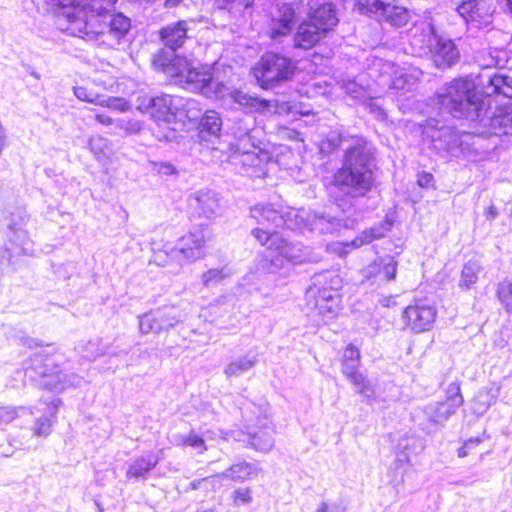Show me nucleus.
Wrapping results in <instances>:
<instances>
[{
	"label": "nucleus",
	"instance_id": "nucleus-1",
	"mask_svg": "<svg viewBox=\"0 0 512 512\" xmlns=\"http://www.w3.org/2000/svg\"><path fill=\"white\" fill-rule=\"evenodd\" d=\"M376 149L363 136L351 137V143L344 151L343 162L333 174L328 185L329 197L342 211L343 216L329 213L310 215L309 232L328 234L339 232L341 228L353 229L361 213L356 206L375 187Z\"/></svg>",
	"mask_w": 512,
	"mask_h": 512
},
{
	"label": "nucleus",
	"instance_id": "nucleus-2",
	"mask_svg": "<svg viewBox=\"0 0 512 512\" xmlns=\"http://www.w3.org/2000/svg\"><path fill=\"white\" fill-rule=\"evenodd\" d=\"M157 63L170 77L185 89L200 93L206 98L220 100L228 97L246 116L263 113L270 108V102L256 94L241 89L230 88L223 82L215 81L210 70L191 67L182 58H169L161 55Z\"/></svg>",
	"mask_w": 512,
	"mask_h": 512
},
{
	"label": "nucleus",
	"instance_id": "nucleus-3",
	"mask_svg": "<svg viewBox=\"0 0 512 512\" xmlns=\"http://www.w3.org/2000/svg\"><path fill=\"white\" fill-rule=\"evenodd\" d=\"M62 354L55 353L51 346L33 353L23 363L25 380L40 389L60 393L77 388L83 377L71 371Z\"/></svg>",
	"mask_w": 512,
	"mask_h": 512
},
{
	"label": "nucleus",
	"instance_id": "nucleus-4",
	"mask_svg": "<svg viewBox=\"0 0 512 512\" xmlns=\"http://www.w3.org/2000/svg\"><path fill=\"white\" fill-rule=\"evenodd\" d=\"M440 110L455 119L473 122L484 121L481 118L483 101L478 97L474 84L464 78H456L445 83L436 93Z\"/></svg>",
	"mask_w": 512,
	"mask_h": 512
},
{
	"label": "nucleus",
	"instance_id": "nucleus-5",
	"mask_svg": "<svg viewBox=\"0 0 512 512\" xmlns=\"http://www.w3.org/2000/svg\"><path fill=\"white\" fill-rule=\"evenodd\" d=\"M30 216L22 206H8L4 209L0 226L5 236V244L0 253V266L8 264L15 269L20 258L32 251V243L26 228Z\"/></svg>",
	"mask_w": 512,
	"mask_h": 512
},
{
	"label": "nucleus",
	"instance_id": "nucleus-6",
	"mask_svg": "<svg viewBox=\"0 0 512 512\" xmlns=\"http://www.w3.org/2000/svg\"><path fill=\"white\" fill-rule=\"evenodd\" d=\"M464 403L460 384L451 382L445 390V398L419 407L413 413L415 425L426 435H433L445 428L446 423Z\"/></svg>",
	"mask_w": 512,
	"mask_h": 512
},
{
	"label": "nucleus",
	"instance_id": "nucleus-7",
	"mask_svg": "<svg viewBox=\"0 0 512 512\" xmlns=\"http://www.w3.org/2000/svg\"><path fill=\"white\" fill-rule=\"evenodd\" d=\"M339 23L337 7L332 2H322L310 7L294 34V47L309 50L325 38Z\"/></svg>",
	"mask_w": 512,
	"mask_h": 512
},
{
	"label": "nucleus",
	"instance_id": "nucleus-8",
	"mask_svg": "<svg viewBox=\"0 0 512 512\" xmlns=\"http://www.w3.org/2000/svg\"><path fill=\"white\" fill-rule=\"evenodd\" d=\"M251 235L262 245L275 252L270 260L263 262V268L269 273H275L284 266V262L290 264H302L308 260V248L300 242L288 241L278 231L254 228Z\"/></svg>",
	"mask_w": 512,
	"mask_h": 512
},
{
	"label": "nucleus",
	"instance_id": "nucleus-9",
	"mask_svg": "<svg viewBox=\"0 0 512 512\" xmlns=\"http://www.w3.org/2000/svg\"><path fill=\"white\" fill-rule=\"evenodd\" d=\"M427 126L434 130L432 140L436 149L444 151L449 157L474 161L478 152L475 148V135L446 125L436 118L427 119Z\"/></svg>",
	"mask_w": 512,
	"mask_h": 512
},
{
	"label": "nucleus",
	"instance_id": "nucleus-10",
	"mask_svg": "<svg viewBox=\"0 0 512 512\" xmlns=\"http://www.w3.org/2000/svg\"><path fill=\"white\" fill-rule=\"evenodd\" d=\"M297 70V63L283 54L265 52L255 66L252 74L262 89H271L291 80Z\"/></svg>",
	"mask_w": 512,
	"mask_h": 512
},
{
	"label": "nucleus",
	"instance_id": "nucleus-11",
	"mask_svg": "<svg viewBox=\"0 0 512 512\" xmlns=\"http://www.w3.org/2000/svg\"><path fill=\"white\" fill-rule=\"evenodd\" d=\"M186 318L180 305H163L138 316L139 331L142 334L167 333L183 324Z\"/></svg>",
	"mask_w": 512,
	"mask_h": 512
},
{
	"label": "nucleus",
	"instance_id": "nucleus-12",
	"mask_svg": "<svg viewBox=\"0 0 512 512\" xmlns=\"http://www.w3.org/2000/svg\"><path fill=\"white\" fill-rule=\"evenodd\" d=\"M356 6L361 14L391 26L403 27L410 20V11L396 0H357Z\"/></svg>",
	"mask_w": 512,
	"mask_h": 512
},
{
	"label": "nucleus",
	"instance_id": "nucleus-13",
	"mask_svg": "<svg viewBox=\"0 0 512 512\" xmlns=\"http://www.w3.org/2000/svg\"><path fill=\"white\" fill-rule=\"evenodd\" d=\"M361 364L360 350L353 344L347 345L341 359V372L355 387L364 401L372 404L376 400L375 388L371 381L359 370Z\"/></svg>",
	"mask_w": 512,
	"mask_h": 512
},
{
	"label": "nucleus",
	"instance_id": "nucleus-14",
	"mask_svg": "<svg viewBox=\"0 0 512 512\" xmlns=\"http://www.w3.org/2000/svg\"><path fill=\"white\" fill-rule=\"evenodd\" d=\"M228 161L234 166V170L251 178H259L266 174V165L270 160V154L265 149V144L259 148L248 147L244 149H230Z\"/></svg>",
	"mask_w": 512,
	"mask_h": 512
},
{
	"label": "nucleus",
	"instance_id": "nucleus-15",
	"mask_svg": "<svg viewBox=\"0 0 512 512\" xmlns=\"http://www.w3.org/2000/svg\"><path fill=\"white\" fill-rule=\"evenodd\" d=\"M195 101L165 93L145 97L140 104L143 112L156 121L171 123L185 106H193Z\"/></svg>",
	"mask_w": 512,
	"mask_h": 512
},
{
	"label": "nucleus",
	"instance_id": "nucleus-16",
	"mask_svg": "<svg viewBox=\"0 0 512 512\" xmlns=\"http://www.w3.org/2000/svg\"><path fill=\"white\" fill-rule=\"evenodd\" d=\"M118 0H69V3L58 2L59 7L67 8L70 6L72 11H65L67 19L70 22L83 21L85 27L88 25L89 17H96L102 20L104 15H108L115 8Z\"/></svg>",
	"mask_w": 512,
	"mask_h": 512
},
{
	"label": "nucleus",
	"instance_id": "nucleus-17",
	"mask_svg": "<svg viewBox=\"0 0 512 512\" xmlns=\"http://www.w3.org/2000/svg\"><path fill=\"white\" fill-rule=\"evenodd\" d=\"M205 255V236L202 224L195 230L189 231L178 239L172 251V256L177 258V265L182 266L195 262Z\"/></svg>",
	"mask_w": 512,
	"mask_h": 512
},
{
	"label": "nucleus",
	"instance_id": "nucleus-18",
	"mask_svg": "<svg viewBox=\"0 0 512 512\" xmlns=\"http://www.w3.org/2000/svg\"><path fill=\"white\" fill-rule=\"evenodd\" d=\"M437 317L435 305L418 300L407 306L402 313V319L407 328L414 333L430 330Z\"/></svg>",
	"mask_w": 512,
	"mask_h": 512
},
{
	"label": "nucleus",
	"instance_id": "nucleus-19",
	"mask_svg": "<svg viewBox=\"0 0 512 512\" xmlns=\"http://www.w3.org/2000/svg\"><path fill=\"white\" fill-rule=\"evenodd\" d=\"M187 23L184 20H179L174 23H170L164 27H162L159 31V38L164 44L165 47L171 50V53L166 52L164 50L160 51L153 60L154 66L161 72L170 76L167 72H165L161 66L158 65L157 60L161 55H166L169 58H182L185 59L191 67H194L185 57H180L175 54V52L183 46L185 40L187 39Z\"/></svg>",
	"mask_w": 512,
	"mask_h": 512
},
{
	"label": "nucleus",
	"instance_id": "nucleus-20",
	"mask_svg": "<svg viewBox=\"0 0 512 512\" xmlns=\"http://www.w3.org/2000/svg\"><path fill=\"white\" fill-rule=\"evenodd\" d=\"M232 130L234 141L229 144L230 149L259 148L260 145H264V132L257 127L256 118L253 115L237 120Z\"/></svg>",
	"mask_w": 512,
	"mask_h": 512
},
{
	"label": "nucleus",
	"instance_id": "nucleus-21",
	"mask_svg": "<svg viewBox=\"0 0 512 512\" xmlns=\"http://www.w3.org/2000/svg\"><path fill=\"white\" fill-rule=\"evenodd\" d=\"M456 11L468 30H479L492 23V12L485 0H461Z\"/></svg>",
	"mask_w": 512,
	"mask_h": 512
},
{
	"label": "nucleus",
	"instance_id": "nucleus-22",
	"mask_svg": "<svg viewBox=\"0 0 512 512\" xmlns=\"http://www.w3.org/2000/svg\"><path fill=\"white\" fill-rule=\"evenodd\" d=\"M100 30L98 34L106 36L107 39L115 41L117 44L129 42L131 31V19L122 12L112 10L108 15H104L102 20H98Z\"/></svg>",
	"mask_w": 512,
	"mask_h": 512
},
{
	"label": "nucleus",
	"instance_id": "nucleus-23",
	"mask_svg": "<svg viewBox=\"0 0 512 512\" xmlns=\"http://www.w3.org/2000/svg\"><path fill=\"white\" fill-rule=\"evenodd\" d=\"M298 20V13L291 3L284 2L278 6L276 14L269 23V37L278 40L288 36L294 29Z\"/></svg>",
	"mask_w": 512,
	"mask_h": 512
},
{
	"label": "nucleus",
	"instance_id": "nucleus-24",
	"mask_svg": "<svg viewBox=\"0 0 512 512\" xmlns=\"http://www.w3.org/2000/svg\"><path fill=\"white\" fill-rule=\"evenodd\" d=\"M245 447L252 448L256 451L267 453L275 443L274 429L272 426L264 423L257 427H247V431H241L237 438Z\"/></svg>",
	"mask_w": 512,
	"mask_h": 512
},
{
	"label": "nucleus",
	"instance_id": "nucleus-25",
	"mask_svg": "<svg viewBox=\"0 0 512 512\" xmlns=\"http://www.w3.org/2000/svg\"><path fill=\"white\" fill-rule=\"evenodd\" d=\"M339 303L340 295L335 288L318 289L314 309L323 324H327L337 317L340 310Z\"/></svg>",
	"mask_w": 512,
	"mask_h": 512
},
{
	"label": "nucleus",
	"instance_id": "nucleus-26",
	"mask_svg": "<svg viewBox=\"0 0 512 512\" xmlns=\"http://www.w3.org/2000/svg\"><path fill=\"white\" fill-rule=\"evenodd\" d=\"M398 262L394 256L385 255L379 257L365 270V278L372 283L381 285L382 283L395 280L397 275Z\"/></svg>",
	"mask_w": 512,
	"mask_h": 512
},
{
	"label": "nucleus",
	"instance_id": "nucleus-27",
	"mask_svg": "<svg viewBox=\"0 0 512 512\" xmlns=\"http://www.w3.org/2000/svg\"><path fill=\"white\" fill-rule=\"evenodd\" d=\"M425 449V440L416 435L405 434L397 443L395 450V469H399L404 464H409L410 457L417 455Z\"/></svg>",
	"mask_w": 512,
	"mask_h": 512
},
{
	"label": "nucleus",
	"instance_id": "nucleus-28",
	"mask_svg": "<svg viewBox=\"0 0 512 512\" xmlns=\"http://www.w3.org/2000/svg\"><path fill=\"white\" fill-rule=\"evenodd\" d=\"M159 462L160 457L154 452L131 459L127 464L126 477L136 481L146 480Z\"/></svg>",
	"mask_w": 512,
	"mask_h": 512
},
{
	"label": "nucleus",
	"instance_id": "nucleus-29",
	"mask_svg": "<svg viewBox=\"0 0 512 512\" xmlns=\"http://www.w3.org/2000/svg\"><path fill=\"white\" fill-rule=\"evenodd\" d=\"M282 208H275L274 205L265 203L257 204L250 209L251 217L263 227V230L277 231L280 228V223H283Z\"/></svg>",
	"mask_w": 512,
	"mask_h": 512
},
{
	"label": "nucleus",
	"instance_id": "nucleus-30",
	"mask_svg": "<svg viewBox=\"0 0 512 512\" xmlns=\"http://www.w3.org/2000/svg\"><path fill=\"white\" fill-rule=\"evenodd\" d=\"M460 52L454 40L435 36L434 59L438 67L448 68L458 62Z\"/></svg>",
	"mask_w": 512,
	"mask_h": 512
},
{
	"label": "nucleus",
	"instance_id": "nucleus-31",
	"mask_svg": "<svg viewBox=\"0 0 512 512\" xmlns=\"http://www.w3.org/2000/svg\"><path fill=\"white\" fill-rule=\"evenodd\" d=\"M481 123L489 126L494 134L508 135L512 132V102L501 105L496 108L492 116L485 118Z\"/></svg>",
	"mask_w": 512,
	"mask_h": 512
},
{
	"label": "nucleus",
	"instance_id": "nucleus-32",
	"mask_svg": "<svg viewBox=\"0 0 512 512\" xmlns=\"http://www.w3.org/2000/svg\"><path fill=\"white\" fill-rule=\"evenodd\" d=\"M222 129V119L215 110L205 111L198 123V137L201 141L212 142L213 138H218Z\"/></svg>",
	"mask_w": 512,
	"mask_h": 512
},
{
	"label": "nucleus",
	"instance_id": "nucleus-33",
	"mask_svg": "<svg viewBox=\"0 0 512 512\" xmlns=\"http://www.w3.org/2000/svg\"><path fill=\"white\" fill-rule=\"evenodd\" d=\"M260 470V467L255 463L239 460L220 473L219 476L234 482H244L256 478Z\"/></svg>",
	"mask_w": 512,
	"mask_h": 512
},
{
	"label": "nucleus",
	"instance_id": "nucleus-34",
	"mask_svg": "<svg viewBox=\"0 0 512 512\" xmlns=\"http://www.w3.org/2000/svg\"><path fill=\"white\" fill-rule=\"evenodd\" d=\"M62 401L58 397H53L45 402L44 414L35 420L34 433L37 436H47L51 433L53 419L56 418L58 409Z\"/></svg>",
	"mask_w": 512,
	"mask_h": 512
},
{
	"label": "nucleus",
	"instance_id": "nucleus-35",
	"mask_svg": "<svg viewBox=\"0 0 512 512\" xmlns=\"http://www.w3.org/2000/svg\"><path fill=\"white\" fill-rule=\"evenodd\" d=\"M283 223L280 228H286L291 231L304 233L308 231L310 214L304 209H295L291 207L282 208Z\"/></svg>",
	"mask_w": 512,
	"mask_h": 512
},
{
	"label": "nucleus",
	"instance_id": "nucleus-36",
	"mask_svg": "<svg viewBox=\"0 0 512 512\" xmlns=\"http://www.w3.org/2000/svg\"><path fill=\"white\" fill-rule=\"evenodd\" d=\"M258 362V354L249 350L244 355L232 358L224 368L227 378L239 377L251 370Z\"/></svg>",
	"mask_w": 512,
	"mask_h": 512
},
{
	"label": "nucleus",
	"instance_id": "nucleus-37",
	"mask_svg": "<svg viewBox=\"0 0 512 512\" xmlns=\"http://www.w3.org/2000/svg\"><path fill=\"white\" fill-rule=\"evenodd\" d=\"M194 200L196 202L195 211L200 217L211 219L217 215L219 210V200L214 191H198Z\"/></svg>",
	"mask_w": 512,
	"mask_h": 512
},
{
	"label": "nucleus",
	"instance_id": "nucleus-38",
	"mask_svg": "<svg viewBox=\"0 0 512 512\" xmlns=\"http://www.w3.org/2000/svg\"><path fill=\"white\" fill-rule=\"evenodd\" d=\"M394 225L393 218L388 215L383 220L376 223L372 227L365 229L359 237L354 240L355 245L360 246L363 244H369L374 240L383 238L389 231H391Z\"/></svg>",
	"mask_w": 512,
	"mask_h": 512
},
{
	"label": "nucleus",
	"instance_id": "nucleus-39",
	"mask_svg": "<svg viewBox=\"0 0 512 512\" xmlns=\"http://www.w3.org/2000/svg\"><path fill=\"white\" fill-rule=\"evenodd\" d=\"M483 267L480 262L474 258L468 260L461 270L458 286L461 290L467 291L474 287L479 279Z\"/></svg>",
	"mask_w": 512,
	"mask_h": 512
},
{
	"label": "nucleus",
	"instance_id": "nucleus-40",
	"mask_svg": "<svg viewBox=\"0 0 512 512\" xmlns=\"http://www.w3.org/2000/svg\"><path fill=\"white\" fill-rule=\"evenodd\" d=\"M87 147L94 155L95 159L105 165L112 154V144L109 139L95 135L88 140Z\"/></svg>",
	"mask_w": 512,
	"mask_h": 512
},
{
	"label": "nucleus",
	"instance_id": "nucleus-41",
	"mask_svg": "<svg viewBox=\"0 0 512 512\" xmlns=\"http://www.w3.org/2000/svg\"><path fill=\"white\" fill-rule=\"evenodd\" d=\"M108 349V345L101 338L91 339L87 342H80L76 346V350L81 354L82 358L87 361H94L103 356Z\"/></svg>",
	"mask_w": 512,
	"mask_h": 512
},
{
	"label": "nucleus",
	"instance_id": "nucleus-42",
	"mask_svg": "<svg viewBox=\"0 0 512 512\" xmlns=\"http://www.w3.org/2000/svg\"><path fill=\"white\" fill-rule=\"evenodd\" d=\"M174 441L176 445L191 447L197 450L198 453H203L207 450L204 438L194 430H190L188 433H179L174 435Z\"/></svg>",
	"mask_w": 512,
	"mask_h": 512
},
{
	"label": "nucleus",
	"instance_id": "nucleus-43",
	"mask_svg": "<svg viewBox=\"0 0 512 512\" xmlns=\"http://www.w3.org/2000/svg\"><path fill=\"white\" fill-rule=\"evenodd\" d=\"M348 137L342 130L335 129L329 131L326 137L321 141L320 151L323 154H331L341 148L344 141H347Z\"/></svg>",
	"mask_w": 512,
	"mask_h": 512
},
{
	"label": "nucleus",
	"instance_id": "nucleus-44",
	"mask_svg": "<svg viewBox=\"0 0 512 512\" xmlns=\"http://www.w3.org/2000/svg\"><path fill=\"white\" fill-rule=\"evenodd\" d=\"M32 414V409L26 406H0V425L9 424L22 415Z\"/></svg>",
	"mask_w": 512,
	"mask_h": 512
},
{
	"label": "nucleus",
	"instance_id": "nucleus-45",
	"mask_svg": "<svg viewBox=\"0 0 512 512\" xmlns=\"http://www.w3.org/2000/svg\"><path fill=\"white\" fill-rule=\"evenodd\" d=\"M497 299L507 313H512V280L505 279L500 282L496 289Z\"/></svg>",
	"mask_w": 512,
	"mask_h": 512
},
{
	"label": "nucleus",
	"instance_id": "nucleus-46",
	"mask_svg": "<svg viewBox=\"0 0 512 512\" xmlns=\"http://www.w3.org/2000/svg\"><path fill=\"white\" fill-rule=\"evenodd\" d=\"M231 275V271L226 266L221 268H212L203 273L202 283L206 287H213L221 283L225 278Z\"/></svg>",
	"mask_w": 512,
	"mask_h": 512
},
{
	"label": "nucleus",
	"instance_id": "nucleus-47",
	"mask_svg": "<svg viewBox=\"0 0 512 512\" xmlns=\"http://www.w3.org/2000/svg\"><path fill=\"white\" fill-rule=\"evenodd\" d=\"M415 83L416 79L412 75L402 71H396L394 77L391 79L390 88L405 93L411 91Z\"/></svg>",
	"mask_w": 512,
	"mask_h": 512
},
{
	"label": "nucleus",
	"instance_id": "nucleus-48",
	"mask_svg": "<svg viewBox=\"0 0 512 512\" xmlns=\"http://www.w3.org/2000/svg\"><path fill=\"white\" fill-rule=\"evenodd\" d=\"M174 246L165 244L162 249L153 252V262L158 266H166L170 263L177 264V258L172 256Z\"/></svg>",
	"mask_w": 512,
	"mask_h": 512
},
{
	"label": "nucleus",
	"instance_id": "nucleus-49",
	"mask_svg": "<svg viewBox=\"0 0 512 512\" xmlns=\"http://www.w3.org/2000/svg\"><path fill=\"white\" fill-rule=\"evenodd\" d=\"M151 170L160 176H174L178 174L177 168L167 161H150Z\"/></svg>",
	"mask_w": 512,
	"mask_h": 512
},
{
	"label": "nucleus",
	"instance_id": "nucleus-50",
	"mask_svg": "<svg viewBox=\"0 0 512 512\" xmlns=\"http://www.w3.org/2000/svg\"><path fill=\"white\" fill-rule=\"evenodd\" d=\"M232 500L235 506H245L252 502V490L248 487H239L232 492Z\"/></svg>",
	"mask_w": 512,
	"mask_h": 512
},
{
	"label": "nucleus",
	"instance_id": "nucleus-51",
	"mask_svg": "<svg viewBox=\"0 0 512 512\" xmlns=\"http://www.w3.org/2000/svg\"><path fill=\"white\" fill-rule=\"evenodd\" d=\"M54 274L63 280H68L74 274L76 270V265L74 262H66L61 264H53L52 265Z\"/></svg>",
	"mask_w": 512,
	"mask_h": 512
},
{
	"label": "nucleus",
	"instance_id": "nucleus-52",
	"mask_svg": "<svg viewBox=\"0 0 512 512\" xmlns=\"http://www.w3.org/2000/svg\"><path fill=\"white\" fill-rule=\"evenodd\" d=\"M510 77L505 74L495 73L490 77V84L494 87V92L500 93L503 87H510Z\"/></svg>",
	"mask_w": 512,
	"mask_h": 512
},
{
	"label": "nucleus",
	"instance_id": "nucleus-53",
	"mask_svg": "<svg viewBox=\"0 0 512 512\" xmlns=\"http://www.w3.org/2000/svg\"><path fill=\"white\" fill-rule=\"evenodd\" d=\"M218 7L221 9L232 8L233 5L241 6L243 9L251 8L254 0H216Z\"/></svg>",
	"mask_w": 512,
	"mask_h": 512
},
{
	"label": "nucleus",
	"instance_id": "nucleus-54",
	"mask_svg": "<svg viewBox=\"0 0 512 512\" xmlns=\"http://www.w3.org/2000/svg\"><path fill=\"white\" fill-rule=\"evenodd\" d=\"M367 109L370 114L374 116V118L378 121H386L387 120V113L386 111L377 103L373 101H369L367 103Z\"/></svg>",
	"mask_w": 512,
	"mask_h": 512
},
{
	"label": "nucleus",
	"instance_id": "nucleus-55",
	"mask_svg": "<svg viewBox=\"0 0 512 512\" xmlns=\"http://www.w3.org/2000/svg\"><path fill=\"white\" fill-rule=\"evenodd\" d=\"M417 184L421 188H430L434 186V176L430 172L421 171L417 175Z\"/></svg>",
	"mask_w": 512,
	"mask_h": 512
},
{
	"label": "nucleus",
	"instance_id": "nucleus-56",
	"mask_svg": "<svg viewBox=\"0 0 512 512\" xmlns=\"http://www.w3.org/2000/svg\"><path fill=\"white\" fill-rule=\"evenodd\" d=\"M338 510H339L338 504H336V503L329 504L326 501H322L319 504V506L317 507L315 512H338Z\"/></svg>",
	"mask_w": 512,
	"mask_h": 512
},
{
	"label": "nucleus",
	"instance_id": "nucleus-57",
	"mask_svg": "<svg viewBox=\"0 0 512 512\" xmlns=\"http://www.w3.org/2000/svg\"><path fill=\"white\" fill-rule=\"evenodd\" d=\"M208 481H209L208 478L195 479L189 483V486L186 489V492H188L189 490H198V489L204 488V486H206Z\"/></svg>",
	"mask_w": 512,
	"mask_h": 512
},
{
	"label": "nucleus",
	"instance_id": "nucleus-58",
	"mask_svg": "<svg viewBox=\"0 0 512 512\" xmlns=\"http://www.w3.org/2000/svg\"><path fill=\"white\" fill-rule=\"evenodd\" d=\"M498 210L494 204H491L484 212L487 220L494 221L498 217Z\"/></svg>",
	"mask_w": 512,
	"mask_h": 512
},
{
	"label": "nucleus",
	"instance_id": "nucleus-59",
	"mask_svg": "<svg viewBox=\"0 0 512 512\" xmlns=\"http://www.w3.org/2000/svg\"><path fill=\"white\" fill-rule=\"evenodd\" d=\"M106 353L108 354V356L110 358L112 357H117V358H121V357H124L128 354V351L127 350H118L117 348H112V349H107Z\"/></svg>",
	"mask_w": 512,
	"mask_h": 512
},
{
	"label": "nucleus",
	"instance_id": "nucleus-60",
	"mask_svg": "<svg viewBox=\"0 0 512 512\" xmlns=\"http://www.w3.org/2000/svg\"><path fill=\"white\" fill-rule=\"evenodd\" d=\"M482 441H483V439L480 436H477V437H471V438L467 439L465 441V443L470 448H472V447H475V446L479 445Z\"/></svg>",
	"mask_w": 512,
	"mask_h": 512
},
{
	"label": "nucleus",
	"instance_id": "nucleus-61",
	"mask_svg": "<svg viewBox=\"0 0 512 512\" xmlns=\"http://www.w3.org/2000/svg\"><path fill=\"white\" fill-rule=\"evenodd\" d=\"M470 447L464 442V444L457 450V454L460 458H464L469 454Z\"/></svg>",
	"mask_w": 512,
	"mask_h": 512
},
{
	"label": "nucleus",
	"instance_id": "nucleus-62",
	"mask_svg": "<svg viewBox=\"0 0 512 512\" xmlns=\"http://www.w3.org/2000/svg\"><path fill=\"white\" fill-rule=\"evenodd\" d=\"M183 0H165L164 6L168 9L175 8L181 4Z\"/></svg>",
	"mask_w": 512,
	"mask_h": 512
},
{
	"label": "nucleus",
	"instance_id": "nucleus-63",
	"mask_svg": "<svg viewBox=\"0 0 512 512\" xmlns=\"http://www.w3.org/2000/svg\"><path fill=\"white\" fill-rule=\"evenodd\" d=\"M196 512H219V510L216 507L208 508L204 504H200Z\"/></svg>",
	"mask_w": 512,
	"mask_h": 512
},
{
	"label": "nucleus",
	"instance_id": "nucleus-64",
	"mask_svg": "<svg viewBox=\"0 0 512 512\" xmlns=\"http://www.w3.org/2000/svg\"><path fill=\"white\" fill-rule=\"evenodd\" d=\"M84 94H85V89L84 88H76L75 90V95L77 96V98L79 99H84Z\"/></svg>",
	"mask_w": 512,
	"mask_h": 512
}]
</instances>
